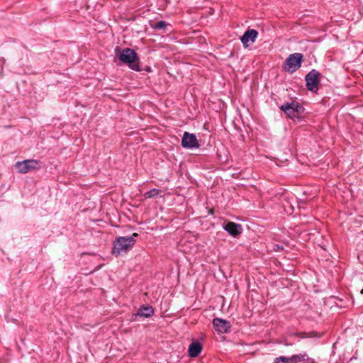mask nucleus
Masks as SVG:
<instances>
[{"mask_svg":"<svg viewBox=\"0 0 363 363\" xmlns=\"http://www.w3.org/2000/svg\"><path fill=\"white\" fill-rule=\"evenodd\" d=\"M138 233H133L131 236L118 237L113 243L111 254L116 257L127 253L135 245Z\"/></svg>","mask_w":363,"mask_h":363,"instance_id":"obj_1","label":"nucleus"},{"mask_svg":"<svg viewBox=\"0 0 363 363\" xmlns=\"http://www.w3.org/2000/svg\"><path fill=\"white\" fill-rule=\"evenodd\" d=\"M119 60L123 63L127 64L128 67L136 72H140L142 69L140 67V62L137 52L131 48H125L121 52Z\"/></svg>","mask_w":363,"mask_h":363,"instance_id":"obj_2","label":"nucleus"},{"mask_svg":"<svg viewBox=\"0 0 363 363\" xmlns=\"http://www.w3.org/2000/svg\"><path fill=\"white\" fill-rule=\"evenodd\" d=\"M279 108L284 112L287 117L295 121L300 119L304 112L303 106L297 101H293L281 105Z\"/></svg>","mask_w":363,"mask_h":363,"instance_id":"obj_3","label":"nucleus"},{"mask_svg":"<svg viewBox=\"0 0 363 363\" xmlns=\"http://www.w3.org/2000/svg\"><path fill=\"white\" fill-rule=\"evenodd\" d=\"M321 74L316 69L311 70L306 76V86L307 89L313 93H317L318 86L320 83Z\"/></svg>","mask_w":363,"mask_h":363,"instance_id":"obj_4","label":"nucleus"},{"mask_svg":"<svg viewBox=\"0 0 363 363\" xmlns=\"http://www.w3.org/2000/svg\"><path fill=\"white\" fill-rule=\"evenodd\" d=\"M303 57L301 53L296 52L289 55L284 63V69L290 73L296 72L301 67Z\"/></svg>","mask_w":363,"mask_h":363,"instance_id":"obj_5","label":"nucleus"},{"mask_svg":"<svg viewBox=\"0 0 363 363\" xmlns=\"http://www.w3.org/2000/svg\"><path fill=\"white\" fill-rule=\"evenodd\" d=\"M40 162L36 160H25L21 162H17L15 167L21 174H26L32 170L40 169Z\"/></svg>","mask_w":363,"mask_h":363,"instance_id":"obj_6","label":"nucleus"},{"mask_svg":"<svg viewBox=\"0 0 363 363\" xmlns=\"http://www.w3.org/2000/svg\"><path fill=\"white\" fill-rule=\"evenodd\" d=\"M182 145L184 148L194 149L199 147V141L193 133L184 132L182 139Z\"/></svg>","mask_w":363,"mask_h":363,"instance_id":"obj_7","label":"nucleus"},{"mask_svg":"<svg viewBox=\"0 0 363 363\" xmlns=\"http://www.w3.org/2000/svg\"><path fill=\"white\" fill-rule=\"evenodd\" d=\"M213 325L214 329L220 333H228L231 326L229 321L220 318H215L213 320Z\"/></svg>","mask_w":363,"mask_h":363,"instance_id":"obj_8","label":"nucleus"},{"mask_svg":"<svg viewBox=\"0 0 363 363\" xmlns=\"http://www.w3.org/2000/svg\"><path fill=\"white\" fill-rule=\"evenodd\" d=\"M154 313V309L150 306H141L136 313L133 314L131 320H136L138 316L140 318H149Z\"/></svg>","mask_w":363,"mask_h":363,"instance_id":"obj_9","label":"nucleus"},{"mask_svg":"<svg viewBox=\"0 0 363 363\" xmlns=\"http://www.w3.org/2000/svg\"><path fill=\"white\" fill-rule=\"evenodd\" d=\"M258 35V32L255 29H248L246 30L242 36L240 38V40L245 48L249 46L248 43H254Z\"/></svg>","mask_w":363,"mask_h":363,"instance_id":"obj_10","label":"nucleus"},{"mask_svg":"<svg viewBox=\"0 0 363 363\" xmlns=\"http://www.w3.org/2000/svg\"><path fill=\"white\" fill-rule=\"evenodd\" d=\"M224 230H226L230 235L236 237L242 233V228L240 224H237L233 222L227 223L224 227Z\"/></svg>","mask_w":363,"mask_h":363,"instance_id":"obj_11","label":"nucleus"},{"mask_svg":"<svg viewBox=\"0 0 363 363\" xmlns=\"http://www.w3.org/2000/svg\"><path fill=\"white\" fill-rule=\"evenodd\" d=\"M203 346L199 341H193L189 346V355L191 357H196L201 352Z\"/></svg>","mask_w":363,"mask_h":363,"instance_id":"obj_12","label":"nucleus"},{"mask_svg":"<svg viewBox=\"0 0 363 363\" xmlns=\"http://www.w3.org/2000/svg\"><path fill=\"white\" fill-rule=\"evenodd\" d=\"M291 362L298 363L301 362L308 361L309 357H308L307 353L303 352L302 354L292 355L291 357Z\"/></svg>","mask_w":363,"mask_h":363,"instance_id":"obj_13","label":"nucleus"},{"mask_svg":"<svg viewBox=\"0 0 363 363\" xmlns=\"http://www.w3.org/2000/svg\"><path fill=\"white\" fill-rule=\"evenodd\" d=\"M161 191L157 189H152L150 191L145 193L144 196L145 199L153 198L160 194Z\"/></svg>","mask_w":363,"mask_h":363,"instance_id":"obj_14","label":"nucleus"},{"mask_svg":"<svg viewBox=\"0 0 363 363\" xmlns=\"http://www.w3.org/2000/svg\"><path fill=\"white\" fill-rule=\"evenodd\" d=\"M167 26V23L164 21H160L151 25V27L155 30L165 29Z\"/></svg>","mask_w":363,"mask_h":363,"instance_id":"obj_15","label":"nucleus"},{"mask_svg":"<svg viewBox=\"0 0 363 363\" xmlns=\"http://www.w3.org/2000/svg\"><path fill=\"white\" fill-rule=\"evenodd\" d=\"M315 333H316L315 332H311L309 333H307L306 332H301V333H294V334H292V335L298 336V337L303 339V338H306V337H314Z\"/></svg>","mask_w":363,"mask_h":363,"instance_id":"obj_16","label":"nucleus"},{"mask_svg":"<svg viewBox=\"0 0 363 363\" xmlns=\"http://www.w3.org/2000/svg\"><path fill=\"white\" fill-rule=\"evenodd\" d=\"M291 362V357H287L284 356H281L279 357H277L274 359L273 363H290Z\"/></svg>","mask_w":363,"mask_h":363,"instance_id":"obj_17","label":"nucleus"},{"mask_svg":"<svg viewBox=\"0 0 363 363\" xmlns=\"http://www.w3.org/2000/svg\"><path fill=\"white\" fill-rule=\"evenodd\" d=\"M146 71L147 72H150L151 71V69L150 67H147L146 69H145Z\"/></svg>","mask_w":363,"mask_h":363,"instance_id":"obj_18","label":"nucleus"},{"mask_svg":"<svg viewBox=\"0 0 363 363\" xmlns=\"http://www.w3.org/2000/svg\"><path fill=\"white\" fill-rule=\"evenodd\" d=\"M284 344L286 346L291 345V343H288L287 342H284Z\"/></svg>","mask_w":363,"mask_h":363,"instance_id":"obj_19","label":"nucleus"},{"mask_svg":"<svg viewBox=\"0 0 363 363\" xmlns=\"http://www.w3.org/2000/svg\"><path fill=\"white\" fill-rule=\"evenodd\" d=\"M209 213L213 214V209L209 210Z\"/></svg>","mask_w":363,"mask_h":363,"instance_id":"obj_20","label":"nucleus"},{"mask_svg":"<svg viewBox=\"0 0 363 363\" xmlns=\"http://www.w3.org/2000/svg\"><path fill=\"white\" fill-rule=\"evenodd\" d=\"M277 248H278V249H281V250H282V249H283V247H282V246H281V247H279V245H277Z\"/></svg>","mask_w":363,"mask_h":363,"instance_id":"obj_21","label":"nucleus"},{"mask_svg":"<svg viewBox=\"0 0 363 363\" xmlns=\"http://www.w3.org/2000/svg\"><path fill=\"white\" fill-rule=\"evenodd\" d=\"M361 294H363V289L361 291Z\"/></svg>","mask_w":363,"mask_h":363,"instance_id":"obj_22","label":"nucleus"}]
</instances>
